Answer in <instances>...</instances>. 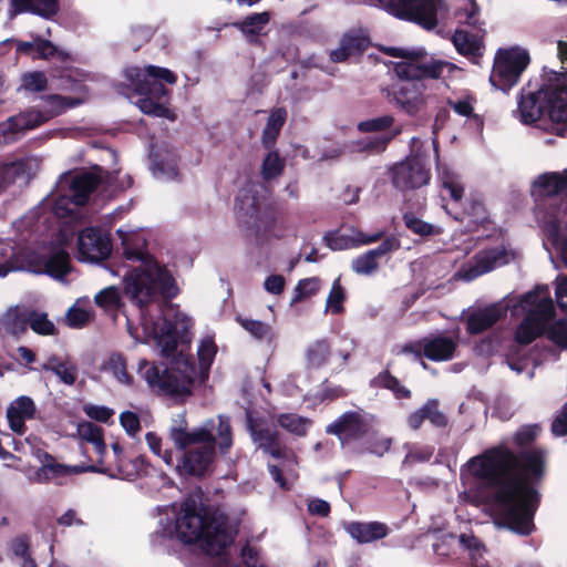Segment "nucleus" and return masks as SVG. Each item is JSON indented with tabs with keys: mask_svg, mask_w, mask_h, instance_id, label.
<instances>
[{
	"mask_svg": "<svg viewBox=\"0 0 567 567\" xmlns=\"http://www.w3.org/2000/svg\"><path fill=\"white\" fill-rule=\"evenodd\" d=\"M81 204H75L73 200V193L70 196H60L54 204V212L58 216L64 217L73 213L74 207Z\"/></svg>",
	"mask_w": 567,
	"mask_h": 567,
	"instance_id": "nucleus-63",
	"label": "nucleus"
},
{
	"mask_svg": "<svg viewBox=\"0 0 567 567\" xmlns=\"http://www.w3.org/2000/svg\"><path fill=\"white\" fill-rule=\"evenodd\" d=\"M112 250L110 236L90 227L82 230L78 238V257L81 261L99 262L106 259Z\"/></svg>",
	"mask_w": 567,
	"mask_h": 567,
	"instance_id": "nucleus-13",
	"label": "nucleus"
},
{
	"mask_svg": "<svg viewBox=\"0 0 567 567\" xmlns=\"http://www.w3.org/2000/svg\"><path fill=\"white\" fill-rule=\"evenodd\" d=\"M507 262V258L503 251L488 250L477 254L468 267L463 268L457 272V277L466 281H471L478 276H482L491 271L496 266H501Z\"/></svg>",
	"mask_w": 567,
	"mask_h": 567,
	"instance_id": "nucleus-20",
	"label": "nucleus"
},
{
	"mask_svg": "<svg viewBox=\"0 0 567 567\" xmlns=\"http://www.w3.org/2000/svg\"><path fill=\"white\" fill-rule=\"evenodd\" d=\"M425 417L435 426H445L447 420L445 415L439 410V403L435 400L426 402L424 405Z\"/></svg>",
	"mask_w": 567,
	"mask_h": 567,
	"instance_id": "nucleus-56",
	"label": "nucleus"
},
{
	"mask_svg": "<svg viewBox=\"0 0 567 567\" xmlns=\"http://www.w3.org/2000/svg\"><path fill=\"white\" fill-rule=\"evenodd\" d=\"M392 440L390 437H385L383 435H379L374 433L370 437V446L369 450L371 453L382 456L384 453H386L390 450Z\"/></svg>",
	"mask_w": 567,
	"mask_h": 567,
	"instance_id": "nucleus-62",
	"label": "nucleus"
},
{
	"mask_svg": "<svg viewBox=\"0 0 567 567\" xmlns=\"http://www.w3.org/2000/svg\"><path fill=\"white\" fill-rule=\"evenodd\" d=\"M452 41L455 49L464 55H474L480 50L478 39L462 30L454 33Z\"/></svg>",
	"mask_w": 567,
	"mask_h": 567,
	"instance_id": "nucleus-42",
	"label": "nucleus"
},
{
	"mask_svg": "<svg viewBox=\"0 0 567 567\" xmlns=\"http://www.w3.org/2000/svg\"><path fill=\"white\" fill-rule=\"evenodd\" d=\"M525 313V319L516 330V340L528 344L545 331L546 323L553 318L555 308L546 286L524 295L517 305Z\"/></svg>",
	"mask_w": 567,
	"mask_h": 567,
	"instance_id": "nucleus-5",
	"label": "nucleus"
},
{
	"mask_svg": "<svg viewBox=\"0 0 567 567\" xmlns=\"http://www.w3.org/2000/svg\"><path fill=\"white\" fill-rule=\"evenodd\" d=\"M389 101L409 115L421 113L426 105L421 81H396L389 91Z\"/></svg>",
	"mask_w": 567,
	"mask_h": 567,
	"instance_id": "nucleus-11",
	"label": "nucleus"
},
{
	"mask_svg": "<svg viewBox=\"0 0 567 567\" xmlns=\"http://www.w3.org/2000/svg\"><path fill=\"white\" fill-rule=\"evenodd\" d=\"M543 89L535 93L524 95L518 104L520 121L525 124H535L537 127L561 135V128L548 125L546 102H543Z\"/></svg>",
	"mask_w": 567,
	"mask_h": 567,
	"instance_id": "nucleus-15",
	"label": "nucleus"
},
{
	"mask_svg": "<svg viewBox=\"0 0 567 567\" xmlns=\"http://www.w3.org/2000/svg\"><path fill=\"white\" fill-rule=\"evenodd\" d=\"M383 236L382 231L374 233L373 235H364L360 230H351L349 235H341L338 239L330 243L332 249H344L352 246L369 245L378 241Z\"/></svg>",
	"mask_w": 567,
	"mask_h": 567,
	"instance_id": "nucleus-38",
	"label": "nucleus"
},
{
	"mask_svg": "<svg viewBox=\"0 0 567 567\" xmlns=\"http://www.w3.org/2000/svg\"><path fill=\"white\" fill-rule=\"evenodd\" d=\"M85 414L99 422H107L114 414V411L107 406L87 404L83 408Z\"/></svg>",
	"mask_w": 567,
	"mask_h": 567,
	"instance_id": "nucleus-59",
	"label": "nucleus"
},
{
	"mask_svg": "<svg viewBox=\"0 0 567 567\" xmlns=\"http://www.w3.org/2000/svg\"><path fill=\"white\" fill-rule=\"evenodd\" d=\"M49 118L38 111H29L16 116H11L8 121L0 123V144L11 143L16 138V134L32 130Z\"/></svg>",
	"mask_w": 567,
	"mask_h": 567,
	"instance_id": "nucleus-18",
	"label": "nucleus"
},
{
	"mask_svg": "<svg viewBox=\"0 0 567 567\" xmlns=\"http://www.w3.org/2000/svg\"><path fill=\"white\" fill-rule=\"evenodd\" d=\"M138 373L151 388L172 396H184L190 393L195 371L187 361L178 362V367L171 371H162L148 361L141 360Z\"/></svg>",
	"mask_w": 567,
	"mask_h": 567,
	"instance_id": "nucleus-7",
	"label": "nucleus"
},
{
	"mask_svg": "<svg viewBox=\"0 0 567 567\" xmlns=\"http://www.w3.org/2000/svg\"><path fill=\"white\" fill-rule=\"evenodd\" d=\"M269 22V14L267 12L255 13L247 17L240 24V30L249 38H254L262 33L264 28Z\"/></svg>",
	"mask_w": 567,
	"mask_h": 567,
	"instance_id": "nucleus-44",
	"label": "nucleus"
},
{
	"mask_svg": "<svg viewBox=\"0 0 567 567\" xmlns=\"http://www.w3.org/2000/svg\"><path fill=\"white\" fill-rule=\"evenodd\" d=\"M35 412L37 406L31 398L27 395L17 398L7 409L10 429L18 434H23L25 431L24 422L33 419Z\"/></svg>",
	"mask_w": 567,
	"mask_h": 567,
	"instance_id": "nucleus-21",
	"label": "nucleus"
},
{
	"mask_svg": "<svg viewBox=\"0 0 567 567\" xmlns=\"http://www.w3.org/2000/svg\"><path fill=\"white\" fill-rule=\"evenodd\" d=\"M404 221L406 227L415 234L423 236L434 234V227L431 224L425 223L413 215H405Z\"/></svg>",
	"mask_w": 567,
	"mask_h": 567,
	"instance_id": "nucleus-60",
	"label": "nucleus"
},
{
	"mask_svg": "<svg viewBox=\"0 0 567 567\" xmlns=\"http://www.w3.org/2000/svg\"><path fill=\"white\" fill-rule=\"evenodd\" d=\"M429 181V168L420 156L409 157L393 168V184L399 189H415L426 185Z\"/></svg>",
	"mask_w": 567,
	"mask_h": 567,
	"instance_id": "nucleus-14",
	"label": "nucleus"
},
{
	"mask_svg": "<svg viewBox=\"0 0 567 567\" xmlns=\"http://www.w3.org/2000/svg\"><path fill=\"white\" fill-rule=\"evenodd\" d=\"M454 6L458 22L470 25L480 22V8L475 0H454Z\"/></svg>",
	"mask_w": 567,
	"mask_h": 567,
	"instance_id": "nucleus-41",
	"label": "nucleus"
},
{
	"mask_svg": "<svg viewBox=\"0 0 567 567\" xmlns=\"http://www.w3.org/2000/svg\"><path fill=\"white\" fill-rule=\"evenodd\" d=\"M31 168V161L0 163V189L8 187L19 178H24Z\"/></svg>",
	"mask_w": 567,
	"mask_h": 567,
	"instance_id": "nucleus-32",
	"label": "nucleus"
},
{
	"mask_svg": "<svg viewBox=\"0 0 567 567\" xmlns=\"http://www.w3.org/2000/svg\"><path fill=\"white\" fill-rule=\"evenodd\" d=\"M329 347L324 341H317L307 350V360L311 367L318 368L328 360Z\"/></svg>",
	"mask_w": 567,
	"mask_h": 567,
	"instance_id": "nucleus-50",
	"label": "nucleus"
},
{
	"mask_svg": "<svg viewBox=\"0 0 567 567\" xmlns=\"http://www.w3.org/2000/svg\"><path fill=\"white\" fill-rule=\"evenodd\" d=\"M94 302L105 310H114L121 306L120 291L113 286L104 288L95 295Z\"/></svg>",
	"mask_w": 567,
	"mask_h": 567,
	"instance_id": "nucleus-46",
	"label": "nucleus"
},
{
	"mask_svg": "<svg viewBox=\"0 0 567 567\" xmlns=\"http://www.w3.org/2000/svg\"><path fill=\"white\" fill-rule=\"evenodd\" d=\"M547 453L533 449L516 455L497 446L468 462L470 472L492 492L493 506L508 527L522 535L530 532L536 507L535 484L545 475Z\"/></svg>",
	"mask_w": 567,
	"mask_h": 567,
	"instance_id": "nucleus-1",
	"label": "nucleus"
},
{
	"mask_svg": "<svg viewBox=\"0 0 567 567\" xmlns=\"http://www.w3.org/2000/svg\"><path fill=\"white\" fill-rule=\"evenodd\" d=\"M137 106L143 113L147 115L165 117L171 121L175 120L173 111H171L164 103L154 101L151 96L141 99L137 102Z\"/></svg>",
	"mask_w": 567,
	"mask_h": 567,
	"instance_id": "nucleus-45",
	"label": "nucleus"
},
{
	"mask_svg": "<svg viewBox=\"0 0 567 567\" xmlns=\"http://www.w3.org/2000/svg\"><path fill=\"white\" fill-rule=\"evenodd\" d=\"M285 161L276 152H269L261 165L264 178L270 179L281 174Z\"/></svg>",
	"mask_w": 567,
	"mask_h": 567,
	"instance_id": "nucleus-49",
	"label": "nucleus"
},
{
	"mask_svg": "<svg viewBox=\"0 0 567 567\" xmlns=\"http://www.w3.org/2000/svg\"><path fill=\"white\" fill-rule=\"evenodd\" d=\"M17 51L32 59H49L56 53V48L47 40L37 38L33 41H16Z\"/></svg>",
	"mask_w": 567,
	"mask_h": 567,
	"instance_id": "nucleus-33",
	"label": "nucleus"
},
{
	"mask_svg": "<svg viewBox=\"0 0 567 567\" xmlns=\"http://www.w3.org/2000/svg\"><path fill=\"white\" fill-rule=\"evenodd\" d=\"M236 206L249 225H256L268 213V205L259 192L255 187L243 188L236 199Z\"/></svg>",
	"mask_w": 567,
	"mask_h": 567,
	"instance_id": "nucleus-17",
	"label": "nucleus"
},
{
	"mask_svg": "<svg viewBox=\"0 0 567 567\" xmlns=\"http://www.w3.org/2000/svg\"><path fill=\"white\" fill-rule=\"evenodd\" d=\"M99 176L95 173H82L76 175L71 184L70 192L73 193L75 204H84L90 194L99 184Z\"/></svg>",
	"mask_w": 567,
	"mask_h": 567,
	"instance_id": "nucleus-30",
	"label": "nucleus"
},
{
	"mask_svg": "<svg viewBox=\"0 0 567 567\" xmlns=\"http://www.w3.org/2000/svg\"><path fill=\"white\" fill-rule=\"evenodd\" d=\"M125 76L130 82V85L138 94L163 96L166 94V90L162 84L150 83L143 73V71L136 66L127 68Z\"/></svg>",
	"mask_w": 567,
	"mask_h": 567,
	"instance_id": "nucleus-28",
	"label": "nucleus"
},
{
	"mask_svg": "<svg viewBox=\"0 0 567 567\" xmlns=\"http://www.w3.org/2000/svg\"><path fill=\"white\" fill-rule=\"evenodd\" d=\"M442 186L449 190L450 196L454 200H460L463 196V186L458 176L447 168H443L440 173Z\"/></svg>",
	"mask_w": 567,
	"mask_h": 567,
	"instance_id": "nucleus-48",
	"label": "nucleus"
},
{
	"mask_svg": "<svg viewBox=\"0 0 567 567\" xmlns=\"http://www.w3.org/2000/svg\"><path fill=\"white\" fill-rule=\"evenodd\" d=\"M47 86V79L42 72H31L22 76V87L28 91H42Z\"/></svg>",
	"mask_w": 567,
	"mask_h": 567,
	"instance_id": "nucleus-57",
	"label": "nucleus"
},
{
	"mask_svg": "<svg viewBox=\"0 0 567 567\" xmlns=\"http://www.w3.org/2000/svg\"><path fill=\"white\" fill-rule=\"evenodd\" d=\"M506 311L501 303L492 305L473 312L467 319V330L471 333H480L492 327Z\"/></svg>",
	"mask_w": 567,
	"mask_h": 567,
	"instance_id": "nucleus-24",
	"label": "nucleus"
},
{
	"mask_svg": "<svg viewBox=\"0 0 567 567\" xmlns=\"http://www.w3.org/2000/svg\"><path fill=\"white\" fill-rule=\"evenodd\" d=\"M101 368L103 371L112 374L123 385H131L133 383V377L127 371L126 361L120 353H112Z\"/></svg>",
	"mask_w": 567,
	"mask_h": 567,
	"instance_id": "nucleus-35",
	"label": "nucleus"
},
{
	"mask_svg": "<svg viewBox=\"0 0 567 567\" xmlns=\"http://www.w3.org/2000/svg\"><path fill=\"white\" fill-rule=\"evenodd\" d=\"M548 339L555 344L567 348V321L558 320L547 330Z\"/></svg>",
	"mask_w": 567,
	"mask_h": 567,
	"instance_id": "nucleus-54",
	"label": "nucleus"
},
{
	"mask_svg": "<svg viewBox=\"0 0 567 567\" xmlns=\"http://www.w3.org/2000/svg\"><path fill=\"white\" fill-rule=\"evenodd\" d=\"M398 248L399 241L395 238H386L378 248L369 250L353 259L352 269L359 275H370L378 268V258Z\"/></svg>",
	"mask_w": 567,
	"mask_h": 567,
	"instance_id": "nucleus-22",
	"label": "nucleus"
},
{
	"mask_svg": "<svg viewBox=\"0 0 567 567\" xmlns=\"http://www.w3.org/2000/svg\"><path fill=\"white\" fill-rule=\"evenodd\" d=\"M216 354V346L212 340H205L198 348V359L202 368H208Z\"/></svg>",
	"mask_w": 567,
	"mask_h": 567,
	"instance_id": "nucleus-61",
	"label": "nucleus"
},
{
	"mask_svg": "<svg viewBox=\"0 0 567 567\" xmlns=\"http://www.w3.org/2000/svg\"><path fill=\"white\" fill-rule=\"evenodd\" d=\"M365 40L359 35L346 34L339 48L332 50L330 53L333 62H343L349 56L357 54L364 49Z\"/></svg>",
	"mask_w": 567,
	"mask_h": 567,
	"instance_id": "nucleus-36",
	"label": "nucleus"
},
{
	"mask_svg": "<svg viewBox=\"0 0 567 567\" xmlns=\"http://www.w3.org/2000/svg\"><path fill=\"white\" fill-rule=\"evenodd\" d=\"M286 118L287 112L284 109H276L270 112L261 135V143L265 148L270 150L275 145Z\"/></svg>",
	"mask_w": 567,
	"mask_h": 567,
	"instance_id": "nucleus-31",
	"label": "nucleus"
},
{
	"mask_svg": "<svg viewBox=\"0 0 567 567\" xmlns=\"http://www.w3.org/2000/svg\"><path fill=\"white\" fill-rule=\"evenodd\" d=\"M76 434L82 441L91 443L99 455L102 456L106 453L103 430L100 426L91 422H81L78 424Z\"/></svg>",
	"mask_w": 567,
	"mask_h": 567,
	"instance_id": "nucleus-37",
	"label": "nucleus"
},
{
	"mask_svg": "<svg viewBox=\"0 0 567 567\" xmlns=\"http://www.w3.org/2000/svg\"><path fill=\"white\" fill-rule=\"evenodd\" d=\"M124 255L130 260L140 261L124 277V293L140 307L154 302L159 295L172 298L177 293V287L172 275L161 267L144 250L146 240L136 229L118 228Z\"/></svg>",
	"mask_w": 567,
	"mask_h": 567,
	"instance_id": "nucleus-4",
	"label": "nucleus"
},
{
	"mask_svg": "<svg viewBox=\"0 0 567 567\" xmlns=\"http://www.w3.org/2000/svg\"><path fill=\"white\" fill-rule=\"evenodd\" d=\"M368 420L358 413H346L327 427V432L347 440L359 439L369 432Z\"/></svg>",
	"mask_w": 567,
	"mask_h": 567,
	"instance_id": "nucleus-19",
	"label": "nucleus"
},
{
	"mask_svg": "<svg viewBox=\"0 0 567 567\" xmlns=\"http://www.w3.org/2000/svg\"><path fill=\"white\" fill-rule=\"evenodd\" d=\"M456 349V342L449 337L437 336L429 339L423 344L426 358L433 361H446L452 359Z\"/></svg>",
	"mask_w": 567,
	"mask_h": 567,
	"instance_id": "nucleus-26",
	"label": "nucleus"
},
{
	"mask_svg": "<svg viewBox=\"0 0 567 567\" xmlns=\"http://www.w3.org/2000/svg\"><path fill=\"white\" fill-rule=\"evenodd\" d=\"M344 530L359 544L375 542L389 534V527L380 522H350L344 524Z\"/></svg>",
	"mask_w": 567,
	"mask_h": 567,
	"instance_id": "nucleus-23",
	"label": "nucleus"
},
{
	"mask_svg": "<svg viewBox=\"0 0 567 567\" xmlns=\"http://www.w3.org/2000/svg\"><path fill=\"white\" fill-rule=\"evenodd\" d=\"M320 288V281L318 278H307L300 280L296 287V296L292 299V302H297L301 299L309 298L312 295L317 293Z\"/></svg>",
	"mask_w": 567,
	"mask_h": 567,
	"instance_id": "nucleus-53",
	"label": "nucleus"
},
{
	"mask_svg": "<svg viewBox=\"0 0 567 567\" xmlns=\"http://www.w3.org/2000/svg\"><path fill=\"white\" fill-rule=\"evenodd\" d=\"M277 423L280 427L297 436H305L311 425L309 419L295 413L279 414L277 416Z\"/></svg>",
	"mask_w": 567,
	"mask_h": 567,
	"instance_id": "nucleus-39",
	"label": "nucleus"
},
{
	"mask_svg": "<svg viewBox=\"0 0 567 567\" xmlns=\"http://www.w3.org/2000/svg\"><path fill=\"white\" fill-rule=\"evenodd\" d=\"M237 320L254 338L268 341L274 339V330L270 324L252 319L238 318Z\"/></svg>",
	"mask_w": 567,
	"mask_h": 567,
	"instance_id": "nucleus-43",
	"label": "nucleus"
},
{
	"mask_svg": "<svg viewBox=\"0 0 567 567\" xmlns=\"http://www.w3.org/2000/svg\"><path fill=\"white\" fill-rule=\"evenodd\" d=\"M120 422H121V425L123 426V429L130 435H134L135 433H137L141 430L138 416L131 411H125V412L121 413Z\"/></svg>",
	"mask_w": 567,
	"mask_h": 567,
	"instance_id": "nucleus-64",
	"label": "nucleus"
},
{
	"mask_svg": "<svg viewBox=\"0 0 567 567\" xmlns=\"http://www.w3.org/2000/svg\"><path fill=\"white\" fill-rule=\"evenodd\" d=\"M159 525L165 536L176 535L184 543H199L209 555H219L231 544L235 529L223 514H209L194 496L185 498L159 513Z\"/></svg>",
	"mask_w": 567,
	"mask_h": 567,
	"instance_id": "nucleus-2",
	"label": "nucleus"
},
{
	"mask_svg": "<svg viewBox=\"0 0 567 567\" xmlns=\"http://www.w3.org/2000/svg\"><path fill=\"white\" fill-rule=\"evenodd\" d=\"M92 312L79 307H72L66 313L68 324L72 328H82L92 320Z\"/></svg>",
	"mask_w": 567,
	"mask_h": 567,
	"instance_id": "nucleus-55",
	"label": "nucleus"
},
{
	"mask_svg": "<svg viewBox=\"0 0 567 567\" xmlns=\"http://www.w3.org/2000/svg\"><path fill=\"white\" fill-rule=\"evenodd\" d=\"M0 324L7 333L18 336L27 329V313L19 308H11L2 316Z\"/></svg>",
	"mask_w": 567,
	"mask_h": 567,
	"instance_id": "nucleus-40",
	"label": "nucleus"
},
{
	"mask_svg": "<svg viewBox=\"0 0 567 567\" xmlns=\"http://www.w3.org/2000/svg\"><path fill=\"white\" fill-rule=\"evenodd\" d=\"M530 62L529 53L520 47L499 49L489 76L491 84L503 92L515 86Z\"/></svg>",
	"mask_w": 567,
	"mask_h": 567,
	"instance_id": "nucleus-8",
	"label": "nucleus"
},
{
	"mask_svg": "<svg viewBox=\"0 0 567 567\" xmlns=\"http://www.w3.org/2000/svg\"><path fill=\"white\" fill-rule=\"evenodd\" d=\"M392 55L401 56L394 66L398 81H420L423 78L437 79L445 73H452L456 68L454 64L444 61H425L420 53L392 48L389 50Z\"/></svg>",
	"mask_w": 567,
	"mask_h": 567,
	"instance_id": "nucleus-9",
	"label": "nucleus"
},
{
	"mask_svg": "<svg viewBox=\"0 0 567 567\" xmlns=\"http://www.w3.org/2000/svg\"><path fill=\"white\" fill-rule=\"evenodd\" d=\"M168 436L176 449L184 451L176 467L182 475L203 476L209 473L216 458V446L220 454L228 453L233 446L229 420L221 415L190 430L185 414H178L173 420Z\"/></svg>",
	"mask_w": 567,
	"mask_h": 567,
	"instance_id": "nucleus-3",
	"label": "nucleus"
},
{
	"mask_svg": "<svg viewBox=\"0 0 567 567\" xmlns=\"http://www.w3.org/2000/svg\"><path fill=\"white\" fill-rule=\"evenodd\" d=\"M42 369L53 372L64 384L72 385L76 381L78 369L68 360L62 361L56 357L49 358Z\"/></svg>",
	"mask_w": 567,
	"mask_h": 567,
	"instance_id": "nucleus-34",
	"label": "nucleus"
},
{
	"mask_svg": "<svg viewBox=\"0 0 567 567\" xmlns=\"http://www.w3.org/2000/svg\"><path fill=\"white\" fill-rule=\"evenodd\" d=\"M24 269L33 274H48L60 279L70 270V257L61 249L53 251L49 257L32 255L28 257Z\"/></svg>",
	"mask_w": 567,
	"mask_h": 567,
	"instance_id": "nucleus-16",
	"label": "nucleus"
},
{
	"mask_svg": "<svg viewBox=\"0 0 567 567\" xmlns=\"http://www.w3.org/2000/svg\"><path fill=\"white\" fill-rule=\"evenodd\" d=\"M567 189V169L563 173H545L533 183V193L538 196H551Z\"/></svg>",
	"mask_w": 567,
	"mask_h": 567,
	"instance_id": "nucleus-25",
	"label": "nucleus"
},
{
	"mask_svg": "<svg viewBox=\"0 0 567 567\" xmlns=\"http://www.w3.org/2000/svg\"><path fill=\"white\" fill-rule=\"evenodd\" d=\"M443 9V0H402L398 18L414 21L431 30L436 27L439 13Z\"/></svg>",
	"mask_w": 567,
	"mask_h": 567,
	"instance_id": "nucleus-12",
	"label": "nucleus"
},
{
	"mask_svg": "<svg viewBox=\"0 0 567 567\" xmlns=\"http://www.w3.org/2000/svg\"><path fill=\"white\" fill-rule=\"evenodd\" d=\"M141 317L145 342L153 340L164 355L173 352L176 338L186 333L192 326L190 318L174 306L166 307L159 321L154 322L145 312H142Z\"/></svg>",
	"mask_w": 567,
	"mask_h": 567,
	"instance_id": "nucleus-6",
	"label": "nucleus"
},
{
	"mask_svg": "<svg viewBox=\"0 0 567 567\" xmlns=\"http://www.w3.org/2000/svg\"><path fill=\"white\" fill-rule=\"evenodd\" d=\"M85 471L83 467L79 466H66L60 463H56L53 457L45 455V462L37 472L35 480L38 482H49L56 481L61 477L68 476L70 474L81 473Z\"/></svg>",
	"mask_w": 567,
	"mask_h": 567,
	"instance_id": "nucleus-29",
	"label": "nucleus"
},
{
	"mask_svg": "<svg viewBox=\"0 0 567 567\" xmlns=\"http://www.w3.org/2000/svg\"><path fill=\"white\" fill-rule=\"evenodd\" d=\"M392 123V116L384 115L378 118L361 122L359 123L358 128L362 132H377L388 128Z\"/></svg>",
	"mask_w": 567,
	"mask_h": 567,
	"instance_id": "nucleus-58",
	"label": "nucleus"
},
{
	"mask_svg": "<svg viewBox=\"0 0 567 567\" xmlns=\"http://www.w3.org/2000/svg\"><path fill=\"white\" fill-rule=\"evenodd\" d=\"M27 323H29L30 328L39 334H54L55 327L53 322L48 319L47 313L35 311L30 312L27 315Z\"/></svg>",
	"mask_w": 567,
	"mask_h": 567,
	"instance_id": "nucleus-47",
	"label": "nucleus"
},
{
	"mask_svg": "<svg viewBox=\"0 0 567 567\" xmlns=\"http://www.w3.org/2000/svg\"><path fill=\"white\" fill-rule=\"evenodd\" d=\"M344 300V291L339 284V279L332 285L330 293L327 298L326 310L332 313H339L342 311V302Z\"/></svg>",
	"mask_w": 567,
	"mask_h": 567,
	"instance_id": "nucleus-52",
	"label": "nucleus"
},
{
	"mask_svg": "<svg viewBox=\"0 0 567 567\" xmlns=\"http://www.w3.org/2000/svg\"><path fill=\"white\" fill-rule=\"evenodd\" d=\"M145 440L147 446L155 455L161 457L166 465H173V452L169 449H162V439L157 434L148 432L145 435Z\"/></svg>",
	"mask_w": 567,
	"mask_h": 567,
	"instance_id": "nucleus-51",
	"label": "nucleus"
},
{
	"mask_svg": "<svg viewBox=\"0 0 567 567\" xmlns=\"http://www.w3.org/2000/svg\"><path fill=\"white\" fill-rule=\"evenodd\" d=\"M11 6L12 14L31 12L47 19L53 17L59 10L56 0H11Z\"/></svg>",
	"mask_w": 567,
	"mask_h": 567,
	"instance_id": "nucleus-27",
	"label": "nucleus"
},
{
	"mask_svg": "<svg viewBox=\"0 0 567 567\" xmlns=\"http://www.w3.org/2000/svg\"><path fill=\"white\" fill-rule=\"evenodd\" d=\"M543 102H546L548 125L561 128L567 126V70L557 75L543 89Z\"/></svg>",
	"mask_w": 567,
	"mask_h": 567,
	"instance_id": "nucleus-10",
	"label": "nucleus"
}]
</instances>
